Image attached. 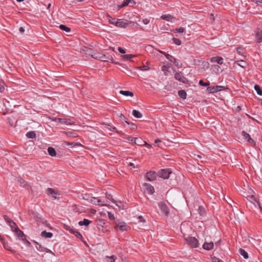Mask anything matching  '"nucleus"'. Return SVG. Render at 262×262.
I'll return each instance as SVG.
<instances>
[{"label": "nucleus", "instance_id": "16", "mask_svg": "<svg viewBox=\"0 0 262 262\" xmlns=\"http://www.w3.org/2000/svg\"><path fill=\"white\" fill-rule=\"evenodd\" d=\"M163 54H164L165 55V56H166V58L167 59H168L171 62H173L175 65L177 67H179V64H178V63H177V59L176 58H175L174 57H173L172 56L168 54H166L165 53H164V52H162Z\"/></svg>", "mask_w": 262, "mask_h": 262}, {"label": "nucleus", "instance_id": "32", "mask_svg": "<svg viewBox=\"0 0 262 262\" xmlns=\"http://www.w3.org/2000/svg\"><path fill=\"white\" fill-rule=\"evenodd\" d=\"M26 137L29 139H34L36 137V134L34 132H29L26 134Z\"/></svg>", "mask_w": 262, "mask_h": 262}, {"label": "nucleus", "instance_id": "20", "mask_svg": "<svg viewBox=\"0 0 262 262\" xmlns=\"http://www.w3.org/2000/svg\"><path fill=\"white\" fill-rule=\"evenodd\" d=\"M55 121H58L61 124H65L67 125L72 124L69 119L57 118L55 119Z\"/></svg>", "mask_w": 262, "mask_h": 262}, {"label": "nucleus", "instance_id": "12", "mask_svg": "<svg viewBox=\"0 0 262 262\" xmlns=\"http://www.w3.org/2000/svg\"><path fill=\"white\" fill-rule=\"evenodd\" d=\"M174 78L176 80L179 81L180 82H181L182 83L186 82V79L183 75V74L182 73L176 72L174 74Z\"/></svg>", "mask_w": 262, "mask_h": 262}, {"label": "nucleus", "instance_id": "19", "mask_svg": "<svg viewBox=\"0 0 262 262\" xmlns=\"http://www.w3.org/2000/svg\"><path fill=\"white\" fill-rule=\"evenodd\" d=\"M14 232L16 233V235L19 239L24 240V237L25 235L22 231H21L19 228H16L15 231Z\"/></svg>", "mask_w": 262, "mask_h": 262}, {"label": "nucleus", "instance_id": "23", "mask_svg": "<svg viewBox=\"0 0 262 262\" xmlns=\"http://www.w3.org/2000/svg\"><path fill=\"white\" fill-rule=\"evenodd\" d=\"M119 93L120 94L123 95L125 96H130V97L134 96V93L129 91L121 90V91H120Z\"/></svg>", "mask_w": 262, "mask_h": 262}, {"label": "nucleus", "instance_id": "36", "mask_svg": "<svg viewBox=\"0 0 262 262\" xmlns=\"http://www.w3.org/2000/svg\"><path fill=\"white\" fill-rule=\"evenodd\" d=\"M106 128H107V129H108V130H111L112 132H116V133H119L118 129L116 128V127L112 126V125H111L110 124L107 125Z\"/></svg>", "mask_w": 262, "mask_h": 262}, {"label": "nucleus", "instance_id": "43", "mask_svg": "<svg viewBox=\"0 0 262 262\" xmlns=\"http://www.w3.org/2000/svg\"><path fill=\"white\" fill-rule=\"evenodd\" d=\"M236 50L237 51V52L239 54V55H242L243 53V51H244V49L242 47H237L236 48Z\"/></svg>", "mask_w": 262, "mask_h": 262}, {"label": "nucleus", "instance_id": "45", "mask_svg": "<svg viewBox=\"0 0 262 262\" xmlns=\"http://www.w3.org/2000/svg\"><path fill=\"white\" fill-rule=\"evenodd\" d=\"M199 84L201 85H202V86H208L209 85V82H204V81L203 80H202L199 81Z\"/></svg>", "mask_w": 262, "mask_h": 262}, {"label": "nucleus", "instance_id": "52", "mask_svg": "<svg viewBox=\"0 0 262 262\" xmlns=\"http://www.w3.org/2000/svg\"><path fill=\"white\" fill-rule=\"evenodd\" d=\"M118 50L121 54L125 53V51L124 49H123L121 47H118Z\"/></svg>", "mask_w": 262, "mask_h": 262}, {"label": "nucleus", "instance_id": "7", "mask_svg": "<svg viewBox=\"0 0 262 262\" xmlns=\"http://www.w3.org/2000/svg\"><path fill=\"white\" fill-rule=\"evenodd\" d=\"M223 88L224 87L222 86L215 85L208 87L207 90L209 93H214L221 91L222 90H223Z\"/></svg>", "mask_w": 262, "mask_h": 262}, {"label": "nucleus", "instance_id": "9", "mask_svg": "<svg viewBox=\"0 0 262 262\" xmlns=\"http://www.w3.org/2000/svg\"><path fill=\"white\" fill-rule=\"evenodd\" d=\"M143 187L145 188V191L149 194H152L155 192V189L152 186L148 183H144Z\"/></svg>", "mask_w": 262, "mask_h": 262}, {"label": "nucleus", "instance_id": "21", "mask_svg": "<svg viewBox=\"0 0 262 262\" xmlns=\"http://www.w3.org/2000/svg\"><path fill=\"white\" fill-rule=\"evenodd\" d=\"M133 139L134 140V143L136 144L139 145H142L143 144H146V143L145 141H143L141 139H139L138 138H133L130 140L131 141H133Z\"/></svg>", "mask_w": 262, "mask_h": 262}, {"label": "nucleus", "instance_id": "57", "mask_svg": "<svg viewBox=\"0 0 262 262\" xmlns=\"http://www.w3.org/2000/svg\"><path fill=\"white\" fill-rule=\"evenodd\" d=\"M19 31L20 33L23 34L25 32V29L23 27H21L19 29Z\"/></svg>", "mask_w": 262, "mask_h": 262}, {"label": "nucleus", "instance_id": "18", "mask_svg": "<svg viewBox=\"0 0 262 262\" xmlns=\"http://www.w3.org/2000/svg\"><path fill=\"white\" fill-rule=\"evenodd\" d=\"M128 25V23L121 19H117L115 23V26L121 28H125Z\"/></svg>", "mask_w": 262, "mask_h": 262}, {"label": "nucleus", "instance_id": "4", "mask_svg": "<svg viewBox=\"0 0 262 262\" xmlns=\"http://www.w3.org/2000/svg\"><path fill=\"white\" fill-rule=\"evenodd\" d=\"M47 193L49 195H51L54 199H59L60 194L57 191H55L54 189L49 188L47 189Z\"/></svg>", "mask_w": 262, "mask_h": 262}, {"label": "nucleus", "instance_id": "51", "mask_svg": "<svg viewBox=\"0 0 262 262\" xmlns=\"http://www.w3.org/2000/svg\"><path fill=\"white\" fill-rule=\"evenodd\" d=\"M5 90V86L3 82H0V91L3 92Z\"/></svg>", "mask_w": 262, "mask_h": 262}, {"label": "nucleus", "instance_id": "31", "mask_svg": "<svg viewBox=\"0 0 262 262\" xmlns=\"http://www.w3.org/2000/svg\"><path fill=\"white\" fill-rule=\"evenodd\" d=\"M116 256L112 255L111 256H106L105 257V260L107 262H115Z\"/></svg>", "mask_w": 262, "mask_h": 262}, {"label": "nucleus", "instance_id": "38", "mask_svg": "<svg viewBox=\"0 0 262 262\" xmlns=\"http://www.w3.org/2000/svg\"><path fill=\"white\" fill-rule=\"evenodd\" d=\"M97 205H98L99 206H107V204L104 203V201H102L101 199L97 200Z\"/></svg>", "mask_w": 262, "mask_h": 262}, {"label": "nucleus", "instance_id": "41", "mask_svg": "<svg viewBox=\"0 0 262 262\" xmlns=\"http://www.w3.org/2000/svg\"><path fill=\"white\" fill-rule=\"evenodd\" d=\"M169 68V66L166 65H163L162 67V71L164 72L165 75H167L166 72L167 71L168 69Z\"/></svg>", "mask_w": 262, "mask_h": 262}, {"label": "nucleus", "instance_id": "55", "mask_svg": "<svg viewBox=\"0 0 262 262\" xmlns=\"http://www.w3.org/2000/svg\"><path fill=\"white\" fill-rule=\"evenodd\" d=\"M138 219L139 220V222H145V220H144V219L142 216H139L138 217Z\"/></svg>", "mask_w": 262, "mask_h": 262}, {"label": "nucleus", "instance_id": "27", "mask_svg": "<svg viewBox=\"0 0 262 262\" xmlns=\"http://www.w3.org/2000/svg\"><path fill=\"white\" fill-rule=\"evenodd\" d=\"M49 154L52 157H55L56 155V152L53 147H49L48 148Z\"/></svg>", "mask_w": 262, "mask_h": 262}, {"label": "nucleus", "instance_id": "11", "mask_svg": "<svg viewBox=\"0 0 262 262\" xmlns=\"http://www.w3.org/2000/svg\"><path fill=\"white\" fill-rule=\"evenodd\" d=\"M242 135L248 142H249L252 145V146H255L256 145L255 142L251 138L250 135L247 133L245 131H243L242 133Z\"/></svg>", "mask_w": 262, "mask_h": 262}, {"label": "nucleus", "instance_id": "53", "mask_svg": "<svg viewBox=\"0 0 262 262\" xmlns=\"http://www.w3.org/2000/svg\"><path fill=\"white\" fill-rule=\"evenodd\" d=\"M142 22L145 25H147L149 23V20L147 18L143 19Z\"/></svg>", "mask_w": 262, "mask_h": 262}, {"label": "nucleus", "instance_id": "54", "mask_svg": "<svg viewBox=\"0 0 262 262\" xmlns=\"http://www.w3.org/2000/svg\"><path fill=\"white\" fill-rule=\"evenodd\" d=\"M97 199L96 198H92L91 200V202L93 203V204H96L97 205Z\"/></svg>", "mask_w": 262, "mask_h": 262}, {"label": "nucleus", "instance_id": "44", "mask_svg": "<svg viewBox=\"0 0 262 262\" xmlns=\"http://www.w3.org/2000/svg\"><path fill=\"white\" fill-rule=\"evenodd\" d=\"M108 214V217L110 220H115V216L113 213H112L110 212H107Z\"/></svg>", "mask_w": 262, "mask_h": 262}, {"label": "nucleus", "instance_id": "5", "mask_svg": "<svg viewBox=\"0 0 262 262\" xmlns=\"http://www.w3.org/2000/svg\"><path fill=\"white\" fill-rule=\"evenodd\" d=\"M47 193L49 195H51L54 199H59L60 194L57 191H55L54 189L49 188L47 189Z\"/></svg>", "mask_w": 262, "mask_h": 262}, {"label": "nucleus", "instance_id": "39", "mask_svg": "<svg viewBox=\"0 0 262 262\" xmlns=\"http://www.w3.org/2000/svg\"><path fill=\"white\" fill-rule=\"evenodd\" d=\"M238 65L242 68H245L246 66V63L243 60H239L237 63Z\"/></svg>", "mask_w": 262, "mask_h": 262}, {"label": "nucleus", "instance_id": "34", "mask_svg": "<svg viewBox=\"0 0 262 262\" xmlns=\"http://www.w3.org/2000/svg\"><path fill=\"white\" fill-rule=\"evenodd\" d=\"M254 90L256 91L258 95L262 96V90L258 85L255 84L254 85Z\"/></svg>", "mask_w": 262, "mask_h": 262}, {"label": "nucleus", "instance_id": "40", "mask_svg": "<svg viewBox=\"0 0 262 262\" xmlns=\"http://www.w3.org/2000/svg\"><path fill=\"white\" fill-rule=\"evenodd\" d=\"M172 40L173 41V42L178 46H180L181 44V40L178 38H173Z\"/></svg>", "mask_w": 262, "mask_h": 262}, {"label": "nucleus", "instance_id": "46", "mask_svg": "<svg viewBox=\"0 0 262 262\" xmlns=\"http://www.w3.org/2000/svg\"><path fill=\"white\" fill-rule=\"evenodd\" d=\"M211 258L213 262H223L221 259L215 256L212 257Z\"/></svg>", "mask_w": 262, "mask_h": 262}, {"label": "nucleus", "instance_id": "13", "mask_svg": "<svg viewBox=\"0 0 262 262\" xmlns=\"http://www.w3.org/2000/svg\"><path fill=\"white\" fill-rule=\"evenodd\" d=\"M159 208H160V210H161V211L165 215L167 216V215H168V214H169V209H168V208L166 206V204H164L163 203H160L159 204Z\"/></svg>", "mask_w": 262, "mask_h": 262}, {"label": "nucleus", "instance_id": "26", "mask_svg": "<svg viewBox=\"0 0 262 262\" xmlns=\"http://www.w3.org/2000/svg\"><path fill=\"white\" fill-rule=\"evenodd\" d=\"M132 114L137 118H141L142 117V114L139 111L136 110L133 111Z\"/></svg>", "mask_w": 262, "mask_h": 262}, {"label": "nucleus", "instance_id": "22", "mask_svg": "<svg viewBox=\"0 0 262 262\" xmlns=\"http://www.w3.org/2000/svg\"><path fill=\"white\" fill-rule=\"evenodd\" d=\"M256 39L257 42H262V31L258 30L256 33Z\"/></svg>", "mask_w": 262, "mask_h": 262}, {"label": "nucleus", "instance_id": "2", "mask_svg": "<svg viewBox=\"0 0 262 262\" xmlns=\"http://www.w3.org/2000/svg\"><path fill=\"white\" fill-rule=\"evenodd\" d=\"M187 244L192 248H196L199 246L198 240L194 237L188 236L185 238Z\"/></svg>", "mask_w": 262, "mask_h": 262}, {"label": "nucleus", "instance_id": "1", "mask_svg": "<svg viewBox=\"0 0 262 262\" xmlns=\"http://www.w3.org/2000/svg\"><path fill=\"white\" fill-rule=\"evenodd\" d=\"M88 53L92 57L102 61H107L110 59V58L105 55L93 51L92 50H90L88 51Z\"/></svg>", "mask_w": 262, "mask_h": 262}, {"label": "nucleus", "instance_id": "60", "mask_svg": "<svg viewBox=\"0 0 262 262\" xmlns=\"http://www.w3.org/2000/svg\"><path fill=\"white\" fill-rule=\"evenodd\" d=\"M25 182L23 179H20V183L21 184H23L24 183H25Z\"/></svg>", "mask_w": 262, "mask_h": 262}, {"label": "nucleus", "instance_id": "64", "mask_svg": "<svg viewBox=\"0 0 262 262\" xmlns=\"http://www.w3.org/2000/svg\"><path fill=\"white\" fill-rule=\"evenodd\" d=\"M197 157H198L199 158H202L201 156H200V155H198L197 156Z\"/></svg>", "mask_w": 262, "mask_h": 262}, {"label": "nucleus", "instance_id": "6", "mask_svg": "<svg viewBox=\"0 0 262 262\" xmlns=\"http://www.w3.org/2000/svg\"><path fill=\"white\" fill-rule=\"evenodd\" d=\"M4 219L5 221L9 224V225L10 226L12 230L14 232L15 231L16 228H18L17 226L16 223L13 222L11 219L9 218L7 216H4Z\"/></svg>", "mask_w": 262, "mask_h": 262}, {"label": "nucleus", "instance_id": "25", "mask_svg": "<svg viewBox=\"0 0 262 262\" xmlns=\"http://www.w3.org/2000/svg\"><path fill=\"white\" fill-rule=\"evenodd\" d=\"M91 223V221H90L88 219H84L83 221H80L78 224L80 226L84 225L85 226H88Z\"/></svg>", "mask_w": 262, "mask_h": 262}, {"label": "nucleus", "instance_id": "62", "mask_svg": "<svg viewBox=\"0 0 262 262\" xmlns=\"http://www.w3.org/2000/svg\"><path fill=\"white\" fill-rule=\"evenodd\" d=\"M131 124L132 126H133V129H135V128H136V126L135 124H134V123H131Z\"/></svg>", "mask_w": 262, "mask_h": 262}, {"label": "nucleus", "instance_id": "48", "mask_svg": "<svg viewBox=\"0 0 262 262\" xmlns=\"http://www.w3.org/2000/svg\"><path fill=\"white\" fill-rule=\"evenodd\" d=\"M116 20H117V19L112 18V17H111L109 19L110 23L111 24H113V25H115V23H116Z\"/></svg>", "mask_w": 262, "mask_h": 262}, {"label": "nucleus", "instance_id": "35", "mask_svg": "<svg viewBox=\"0 0 262 262\" xmlns=\"http://www.w3.org/2000/svg\"><path fill=\"white\" fill-rule=\"evenodd\" d=\"M134 56H135V55H124L121 56V57H122V59L126 61V60H131V59L133 57H134Z\"/></svg>", "mask_w": 262, "mask_h": 262}, {"label": "nucleus", "instance_id": "37", "mask_svg": "<svg viewBox=\"0 0 262 262\" xmlns=\"http://www.w3.org/2000/svg\"><path fill=\"white\" fill-rule=\"evenodd\" d=\"M59 28L62 30L65 31L67 32H69L71 31V29L63 25H60Z\"/></svg>", "mask_w": 262, "mask_h": 262}, {"label": "nucleus", "instance_id": "14", "mask_svg": "<svg viewBox=\"0 0 262 262\" xmlns=\"http://www.w3.org/2000/svg\"><path fill=\"white\" fill-rule=\"evenodd\" d=\"M248 200L251 203H253L255 207H256L257 206H258L259 208L261 209V207L259 202L257 201L256 199L253 195L248 196Z\"/></svg>", "mask_w": 262, "mask_h": 262}, {"label": "nucleus", "instance_id": "47", "mask_svg": "<svg viewBox=\"0 0 262 262\" xmlns=\"http://www.w3.org/2000/svg\"><path fill=\"white\" fill-rule=\"evenodd\" d=\"M130 1H131L130 0L125 1V2H124L123 3V4L121 5L120 7L122 8V7H125V6H127L129 4V3L130 2Z\"/></svg>", "mask_w": 262, "mask_h": 262}, {"label": "nucleus", "instance_id": "49", "mask_svg": "<svg viewBox=\"0 0 262 262\" xmlns=\"http://www.w3.org/2000/svg\"><path fill=\"white\" fill-rule=\"evenodd\" d=\"M139 69L142 71H147L149 70V67L147 66H143L139 68Z\"/></svg>", "mask_w": 262, "mask_h": 262}, {"label": "nucleus", "instance_id": "15", "mask_svg": "<svg viewBox=\"0 0 262 262\" xmlns=\"http://www.w3.org/2000/svg\"><path fill=\"white\" fill-rule=\"evenodd\" d=\"M210 61L212 63L216 62L219 64H222L224 62V59L220 56L212 57L210 59Z\"/></svg>", "mask_w": 262, "mask_h": 262}, {"label": "nucleus", "instance_id": "59", "mask_svg": "<svg viewBox=\"0 0 262 262\" xmlns=\"http://www.w3.org/2000/svg\"><path fill=\"white\" fill-rule=\"evenodd\" d=\"M161 142V140H160L159 139H156L155 141V143H156V144H159V143H160Z\"/></svg>", "mask_w": 262, "mask_h": 262}, {"label": "nucleus", "instance_id": "58", "mask_svg": "<svg viewBox=\"0 0 262 262\" xmlns=\"http://www.w3.org/2000/svg\"><path fill=\"white\" fill-rule=\"evenodd\" d=\"M67 144H68V145H78V143H75V142H72V143H67Z\"/></svg>", "mask_w": 262, "mask_h": 262}, {"label": "nucleus", "instance_id": "10", "mask_svg": "<svg viewBox=\"0 0 262 262\" xmlns=\"http://www.w3.org/2000/svg\"><path fill=\"white\" fill-rule=\"evenodd\" d=\"M157 177V173L155 171H149L146 173L145 177L146 179L149 181H153L156 180Z\"/></svg>", "mask_w": 262, "mask_h": 262}, {"label": "nucleus", "instance_id": "50", "mask_svg": "<svg viewBox=\"0 0 262 262\" xmlns=\"http://www.w3.org/2000/svg\"><path fill=\"white\" fill-rule=\"evenodd\" d=\"M119 117H120V119H121V120H124V121H125V122L126 123H127V124H129V123L127 120H125V119H126V118H125V116H124L122 114H120V115Z\"/></svg>", "mask_w": 262, "mask_h": 262}, {"label": "nucleus", "instance_id": "42", "mask_svg": "<svg viewBox=\"0 0 262 262\" xmlns=\"http://www.w3.org/2000/svg\"><path fill=\"white\" fill-rule=\"evenodd\" d=\"M184 31H185V29L183 27H180L179 28H176L175 29L174 32L181 33H183L184 32Z\"/></svg>", "mask_w": 262, "mask_h": 262}, {"label": "nucleus", "instance_id": "3", "mask_svg": "<svg viewBox=\"0 0 262 262\" xmlns=\"http://www.w3.org/2000/svg\"><path fill=\"white\" fill-rule=\"evenodd\" d=\"M171 173L172 171L170 169H163L159 171V177L164 179L169 178Z\"/></svg>", "mask_w": 262, "mask_h": 262}, {"label": "nucleus", "instance_id": "24", "mask_svg": "<svg viewBox=\"0 0 262 262\" xmlns=\"http://www.w3.org/2000/svg\"><path fill=\"white\" fill-rule=\"evenodd\" d=\"M161 18L167 21H172L171 19L174 17L170 14H165L161 16Z\"/></svg>", "mask_w": 262, "mask_h": 262}, {"label": "nucleus", "instance_id": "29", "mask_svg": "<svg viewBox=\"0 0 262 262\" xmlns=\"http://www.w3.org/2000/svg\"><path fill=\"white\" fill-rule=\"evenodd\" d=\"M41 235L42 236L47 238H51L53 236V233L52 232H48L46 231H42Z\"/></svg>", "mask_w": 262, "mask_h": 262}, {"label": "nucleus", "instance_id": "33", "mask_svg": "<svg viewBox=\"0 0 262 262\" xmlns=\"http://www.w3.org/2000/svg\"><path fill=\"white\" fill-rule=\"evenodd\" d=\"M106 197L107 199H108L110 200H111L113 203L116 204V205L117 206H118L119 207H120V206H119V205L117 204V202L113 199V196H112V195L111 194L106 193Z\"/></svg>", "mask_w": 262, "mask_h": 262}, {"label": "nucleus", "instance_id": "63", "mask_svg": "<svg viewBox=\"0 0 262 262\" xmlns=\"http://www.w3.org/2000/svg\"><path fill=\"white\" fill-rule=\"evenodd\" d=\"M47 252H50L51 253H52V254H54L53 252H52L51 250H48V251H47Z\"/></svg>", "mask_w": 262, "mask_h": 262}, {"label": "nucleus", "instance_id": "17", "mask_svg": "<svg viewBox=\"0 0 262 262\" xmlns=\"http://www.w3.org/2000/svg\"><path fill=\"white\" fill-rule=\"evenodd\" d=\"M214 244L213 242H205L203 245V248L206 250H210L213 248Z\"/></svg>", "mask_w": 262, "mask_h": 262}, {"label": "nucleus", "instance_id": "30", "mask_svg": "<svg viewBox=\"0 0 262 262\" xmlns=\"http://www.w3.org/2000/svg\"><path fill=\"white\" fill-rule=\"evenodd\" d=\"M178 95L180 98L185 99L186 98L187 94L184 90H180L178 91Z\"/></svg>", "mask_w": 262, "mask_h": 262}, {"label": "nucleus", "instance_id": "61", "mask_svg": "<svg viewBox=\"0 0 262 262\" xmlns=\"http://www.w3.org/2000/svg\"><path fill=\"white\" fill-rule=\"evenodd\" d=\"M129 165L130 166H132V167H133L134 168L135 167L134 164V163H131V162H130V163H129Z\"/></svg>", "mask_w": 262, "mask_h": 262}, {"label": "nucleus", "instance_id": "8", "mask_svg": "<svg viewBox=\"0 0 262 262\" xmlns=\"http://www.w3.org/2000/svg\"><path fill=\"white\" fill-rule=\"evenodd\" d=\"M115 228L123 232L127 230L128 227L125 222H119L116 224Z\"/></svg>", "mask_w": 262, "mask_h": 262}, {"label": "nucleus", "instance_id": "28", "mask_svg": "<svg viewBox=\"0 0 262 262\" xmlns=\"http://www.w3.org/2000/svg\"><path fill=\"white\" fill-rule=\"evenodd\" d=\"M239 252L245 259H247L248 258V253L244 249L240 248L239 249Z\"/></svg>", "mask_w": 262, "mask_h": 262}, {"label": "nucleus", "instance_id": "56", "mask_svg": "<svg viewBox=\"0 0 262 262\" xmlns=\"http://www.w3.org/2000/svg\"><path fill=\"white\" fill-rule=\"evenodd\" d=\"M75 235L78 238H82V236L81 234H80L79 232H76V233L75 234Z\"/></svg>", "mask_w": 262, "mask_h": 262}]
</instances>
